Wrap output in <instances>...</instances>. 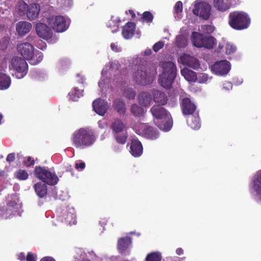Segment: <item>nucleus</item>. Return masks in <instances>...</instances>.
<instances>
[{
	"label": "nucleus",
	"instance_id": "ddd939ff",
	"mask_svg": "<svg viewBox=\"0 0 261 261\" xmlns=\"http://www.w3.org/2000/svg\"><path fill=\"white\" fill-rule=\"evenodd\" d=\"M211 6L204 2H195L194 4L193 13L199 17L207 20L211 14Z\"/></svg>",
	"mask_w": 261,
	"mask_h": 261
},
{
	"label": "nucleus",
	"instance_id": "393cba45",
	"mask_svg": "<svg viewBox=\"0 0 261 261\" xmlns=\"http://www.w3.org/2000/svg\"><path fill=\"white\" fill-rule=\"evenodd\" d=\"M136 25L134 22H127L122 28V35L125 39L131 38L134 34Z\"/></svg>",
	"mask_w": 261,
	"mask_h": 261
},
{
	"label": "nucleus",
	"instance_id": "c756f323",
	"mask_svg": "<svg viewBox=\"0 0 261 261\" xmlns=\"http://www.w3.org/2000/svg\"><path fill=\"white\" fill-rule=\"evenodd\" d=\"M138 100L141 106L146 107L150 104L152 98L149 93L144 92L139 95Z\"/></svg>",
	"mask_w": 261,
	"mask_h": 261
},
{
	"label": "nucleus",
	"instance_id": "774afa93",
	"mask_svg": "<svg viewBox=\"0 0 261 261\" xmlns=\"http://www.w3.org/2000/svg\"><path fill=\"white\" fill-rule=\"evenodd\" d=\"M151 53V50L150 49H146L144 52V54L146 56H148Z\"/></svg>",
	"mask_w": 261,
	"mask_h": 261
},
{
	"label": "nucleus",
	"instance_id": "338daca9",
	"mask_svg": "<svg viewBox=\"0 0 261 261\" xmlns=\"http://www.w3.org/2000/svg\"><path fill=\"white\" fill-rule=\"evenodd\" d=\"M176 253L178 255H181L182 254L184 253V250L181 248H178L176 250Z\"/></svg>",
	"mask_w": 261,
	"mask_h": 261
},
{
	"label": "nucleus",
	"instance_id": "72a5a7b5",
	"mask_svg": "<svg viewBox=\"0 0 261 261\" xmlns=\"http://www.w3.org/2000/svg\"><path fill=\"white\" fill-rule=\"evenodd\" d=\"M34 188L37 195L40 198L44 197L47 193V186L45 184L37 182Z\"/></svg>",
	"mask_w": 261,
	"mask_h": 261
},
{
	"label": "nucleus",
	"instance_id": "f257e3e1",
	"mask_svg": "<svg viewBox=\"0 0 261 261\" xmlns=\"http://www.w3.org/2000/svg\"><path fill=\"white\" fill-rule=\"evenodd\" d=\"M7 205L0 206V220L10 219L16 215L20 216L22 212V203L17 194L8 196Z\"/></svg>",
	"mask_w": 261,
	"mask_h": 261
},
{
	"label": "nucleus",
	"instance_id": "9b49d317",
	"mask_svg": "<svg viewBox=\"0 0 261 261\" xmlns=\"http://www.w3.org/2000/svg\"><path fill=\"white\" fill-rule=\"evenodd\" d=\"M193 44L197 47L212 48L215 43V39L211 36L203 37L201 34L193 32L192 35Z\"/></svg>",
	"mask_w": 261,
	"mask_h": 261
},
{
	"label": "nucleus",
	"instance_id": "b1692460",
	"mask_svg": "<svg viewBox=\"0 0 261 261\" xmlns=\"http://www.w3.org/2000/svg\"><path fill=\"white\" fill-rule=\"evenodd\" d=\"M196 109L195 105L188 98H185L182 101V110L184 115H191Z\"/></svg>",
	"mask_w": 261,
	"mask_h": 261
},
{
	"label": "nucleus",
	"instance_id": "6e6d98bb",
	"mask_svg": "<svg viewBox=\"0 0 261 261\" xmlns=\"http://www.w3.org/2000/svg\"><path fill=\"white\" fill-rule=\"evenodd\" d=\"M75 167L77 170H82L85 167V164L82 161H78L75 163Z\"/></svg>",
	"mask_w": 261,
	"mask_h": 261
},
{
	"label": "nucleus",
	"instance_id": "c85d7f7f",
	"mask_svg": "<svg viewBox=\"0 0 261 261\" xmlns=\"http://www.w3.org/2000/svg\"><path fill=\"white\" fill-rule=\"evenodd\" d=\"M131 243L130 238L128 237L120 238L118 241V249L120 252H123L129 247Z\"/></svg>",
	"mask_w": 261,
	"mask_h": 261
},
{
	"label": "nucleus",
	"instance_id": "69168bd1",
	"mask_svg": "<svg viewBox=\"0 0 261 261\" xmlns=\"http://www.w3.org/2000/svg\"><path fill=\"white\" fill-rule=\"evenodd\" d=\"M46 46V44L44 42H42V41H41L40 43L37 45V47L42 50L45 48Z\"/></svg>",
	"mask_w": 261,
	"mask_h": 261
},
{
	"label": "nucleus",
	"instance_id": "3c124183",
	"mask_svg": "<svg viewBox=\"0 0 261 261\" xmlns=\"http://www.w3.org/2000/svg\"><path fill=\"white\" fill-rule=\"evenodd\" d=\"M125 96L128 99H133L136 96V93L131 89H128L124 92Z\"/></svg>",
	"mask_w": 261,
	"mask_h": 261
},
{
	"label": "nucleus",
	"instance_id": "a878e982",
	"mask_svg": "<svg viewBox=\"0 0 261 261\" xmlns=\"http://www.w3.org/2000/svg\"><path fill=\"white\" fill-rule=\"evenodd\" d=\"M27 16L29 19L34 20L37 18L40 12V6L33 3L28 6Z\"/></svg>",
	"mask_w": 261,
	"mask_h": 261
},
{
	"label": "nucleus",
	"instance_id": "7c9ffc66",
	"mask_svg": "<svg viewBox=\"0 0 261 261\" xmlns=\"http://www.w3.org/2000/svg\"><path fill=\"white\" fill-rule=\"evenodd\" d=\"M181 74L188 82H195L197 80L196 73L188 68H185L181 70Z\"/></svg>",
	"mask_w": 261,
	"mask_h": 261
},
{
	"label": "nucleus",
	"instance_id": "c9c22d12",
	"mask_svg": "<svg viewBox=\"0 0 261 261\" xmlns=\"http://www.w3.org/2000/svg\"><path fill=\"white\" fill-rule=\"evenodd\" d=\"M42 59V53L37 50H34V53L31 55V57L27 59V60L29 61L31 64L35 65L40 63Z\"/></svg>",
	"mask_w": 261,
	"mask_h": 261
},
{
	"label": "nucleus",
	"instance_id": "052dcab7",
	"mask_svg": "<svg viewBox=\"0 0 261 261\" xmlns=\"http://www.w3.org/2000/svg\"><path fill=\"white\" fill-rule=\"evenodd\" d=\"M76 78H77L76 80L79 83H80L81 84H84V82L85 81V79H84V77L83 75H81L80 73H78L76 74Z\"/></svg>",
	"mask_w": 261,
	"mask_h": 261
},
{
	"label": "nucleus",
	"instance_id": "4be33fe9",
	"mask_svg": "<svg viewBox=\"0 0 261 261\" xmlns=\"http://www.w3.org/2000/svg\"><path fill=\"white\" fill-rule=\"evenodd\" d=\"M187 32L185 29H181L179 34L176 37L175 44L178 47H184L187 45Z\"/></svg>",
	"mask_w": 261,
	"mask_h": 261
},
{
	"label": "nucleus",
	"instance_id": "58836bf2",
	"mask_svg": "<svg viewBox=\"0 0 261 261\" xmlns=\"http://www.w3.org/2000/svg\"><path fill=\"white\" fill-rule=\"evenodd\" d=\"M113 107L120 115L124 114L125 113L126 109L124 103L119 99H117L114 101Z\"/></svg>",
	"mask_w": 261,
	"mask_h": 261
},
{
	"label": "nucleus",
	"instance_id": "39448f33",
	"mask_svg": "<svg viewBox=\"0 0 261 261\" xmlns=\"http://www.w3.org/2000/svg\"><path fill=\"white\" fill-rule=\"evenodd\" d=\"M134 70V80L138 84L142 85L150 82L152 79V76L156 73L154 69H151L144 63L135 66Z\"/></svg>",
	"mask_w": 261,
	"mask_h": 261
},
{
	"label": "nucleus",
	"instance_id": "f3484780",
	"mask_svg": "<svg viewBox=\"0 0 261 261\" xmlns=\"http://www.w3.org/2000/svg\"><path fill=\"white\" fill-rule=\"evenodd\" d=\"M178 62L187 65L194 69H197L200 66L199 62L197 59L186 54L181 55L178 59Z\"/></svg>",
	"mask_w": 261,
	"mask_h": 261
},
{
	"label": "nucleus",
	"instance_id": "864d4df0",
	"mask_svg": "<svg viewBox=\"0 0 261 261\" xmlns=\"http://www.w3.org/2000/svg\"><path fill=\"white\" fill-rule=\"evenodd\" d=\"M37 255L35 253L29 252L26 257L27 261H36Z\"/></svg>",
	"mask_w": 261,
	"mask_h": 261
},
{
	"label": "nucleus",
	"instance_id": "2eb2a0df",
	"mask_svg": "<svg viewBox=\"0 0 261 261\" xmlns=\"http://www.w3.org/2000/svg\"><path fill=\"white\" fill-rule=\"evenodd\" d=\"M231 69V65L227 60H221L215 62L211 67V71L219 76L227 75Z\"/></svg>",
	"mask_w": 261,
	"mask_h": 261
},
{
	"label": "nucleus",
	"instance_id": "13d9d810",
	"mask_svg": "<svg viewBox=\"0 0 261 261\" xmlns=\"http://www.w3.org/2000/svg\"><path fill=\"white\" fill-rule=\"evenodd\" d=\"M232 88V85L230 82H226L223 84V89L226 91H228V90L231 89Z\"/></svg>",
	"mask_w": 261,
	"mask_h": 261
},
{
	"label": "nucleus",
	"instance_id": "4d7b16f0",
	"mask_svg": "<svg viewBox=\"0 0 261 261\" xmlns=\"http://www.w3.org/2000/svg\"><path fill=\"white\" fill-rule=\"evenodd\" d=\"M164 46V43L162 41H159L156 43L153 46V49L155 52H157L160 49H161Z\"/></svg>",
	"mask_w": 261,
	"mask_h": 261
},
{
	"label": "nucleus",
	"instance_id": "5701e85b",
	"mask_svg": "<svg viewBox=\"0 0 261 261\" xmlns=\"http://www.w3.org/2000/svg\"><path fill=\"white\" fill-rule=\"evenodd\" d=\"M130 152L134 157H139L143 153V147L138 140H133L130 146Z\"/></svg>",
	"mask_w": 261,
	"mask_h": 261
},
{
	"label": "nucleus",
	"instance_id": "4c0bfd02",
	"mask_svg": "<svg viewBox=\"0 0 261 261\" xmlns=\"http://www.w3.org/2000/svg\"><path fill=\"white\" fill-rule=\"evenodd\" d=\"M120 22V19L119 17L113 16L108 23V27L112 29V32L115 33L118 30Z\"/></svg>",
	"mask_w": 261,
	"mask_h": 261
},
{
	"label": "nucleus",
	"instance_id": "a211bd4d",
	"mask_svg": "<svg viewBox=\"0 0 261 261\" xmlns=\"http://www.w3.org/2000/svg\"><path fill=\"white\" fill-rule=\"evenodd\" d=\"M36 30L37 35L40 37L46 40H49L51 39L53 33L50 29L46 24L43 23H37Z\"/></svg>",
	"mask_w": 261,
	"mask_h": 261
},
{
	"label": "nucleus",
	"instance_id": "f8f14e48",
	"mask_svg": "<svg viewBox=\"0 0 261 261\" xmlns=\"http://www.w3.org/2000/svg\"><path fill=\"white\" fill-rule=\"evenodd\" d=\"M134 130L138 135L150 140H155L159 136L158 131L147 124H137L134 127Z\"/></svg>",
	"mask_w": 261,
	"mask_h": 261
},
{
	"label": "nucleus",
	"instance_id": "a18cd8bd",
	"mask_svg": "<svg viewBox=\"0 0 261 261\" xmlns=\"http://www.w3.org/2000/svg\"><path fill=\"white\" fill-rule=\"evenodd\" d=\"M14 176L19 180H25L28 178V172L23 170H19L15 172Z\"/></svg>",
	"mask_w": 261,
	"mask_h": 261
},
{
	"label": "nucleus",
	"instance_id": "aec40b11",
	"mask_svg": "<svg viewBox=\"0 0 261 261\" xmlns=\"http://www.w3.org/2000/svg\"><path fill=\"white\" fill-rule=\"evenodd\" d=\"M109 108L107 102L100 98L97 99L93 102V109L98 115L103 116Z\"/></svg>",
	"mask_w": 261,
	"mask_h": 261
},
{
	"label": "nucleus",
	"instance_id": "c03bdc74",
	"mask_svg": "<svg viewBox=\"0 0 261 261\" xmlns=\"http://www.w3.org/2000/svg\"><path fill=\"white\" fill-rule=\"evenodd\" d=\"M121 133V134H119V133H115V137L118 143L124 144L126 142L127 138V134L126 132Z\"/></svg>",
	"mask_w": 261,
	"mask_h": 261
},
{
	"label": "nucleus",
	"instance_id": "37998d69",
	"mask_svg": "<svg viewBox=\"0 0 261 261\" xmlns=\"http://www.w3.org/2000/svg\"><path fill=\"white\" fill-rule=\"evenodd\" d=\"M131 112L135 116L138 117L142 116L144 114L143 109L136 104L132 106Z\"/></svg>",
	"mask_w": 261,
	"mask_h": 261
},
{
	"label": "nucleus",
	"instance_id": "680f3d73",
	"mask_svg": "<svg viewBox=\"0 0 261 261\" xmlns=\"http://www.w3.org/2000/svg\"><path fill=\"white\" fill-rule=\"evenodd\" d=\"M15 154L14 153H10L8 155L6 160L9 162H13L15 159Z\"/></svg>",
	"mask_w": 261,
	"mask_h": 261
},
{
	"label": "nucleus",
	"instance_id": "5fc2aeb1",
	"mask_svg": "<svg viewBox=\"0 0 261 261\" xmlns=\"http://www.w3.org/2000/svg\"><path fill=\"white\" fill-rule=\"evenodd\" d=\"M111 49L116 53L120 52L122 50L121 47L117 43H112L110 45Z\"/></svg>",
	"mask_w": 261,
	"mask_h": 261
},
{
	"label": "nucleus",
	"instance_id": "0eeeda50",
	"mask_svg": "<svg viewBox=\"0 0 261 261\" xmlns=\"http://www.w3.org/2000/svg\"><path fill=\"white\" fill-rule=\"evenodd\" d=\"M9 68L12 75L18 79L23 78L28 71L27 62L18 57H15L11 59Z\"/></svg>",
	"mask_w": 261,
	"mask_h": 261
},
{
	"label": "nucleus",
	"instance_id": "423d86ee",
	"mask_svg": "<svg viewBox=\"0 0 261 261\" xmlns=\"http://www.w3.org/2000/svg\"><path fill=\"white\" fill-rule=\"evenodd\" d=\"M228 23L234 29L243 30L248 28L250 19L246 13L236 11L229 14Z\"/></svg>",
	"mask_w": 261,
	"mask_h": 261
},
{
	"label": "nucleus",
	"instance_id": "cd10ccee",
	"mask_svg": "<svg viewBox=\"0 0 261 261\" xmlns=\"http://www.w3.org/2000/svg\"><path fill=\"white\" fill-rule=\"evenodd\" d=\"M152 94L155 102L161 105H164L167 103V98L164 93L159 90H153Z\"/></svg>",
	"mask_w": 261,
	"mask_h": 261
},
{
	"label": "nucleus",
	"instance_id": "1a4fd4ad",
	"mask_svg": "<svg viewBox=\"0 0 261 261\" xmlns=\"http://www.w3.org/2000/svg\"><path fill=\"white\" fill-rule=\"evenodd\" d=\"M118 63L117 61L110 62L101 71V77L98 82V86L103 89L109 86L110 78L112 75L115 76V73L118 70Z\"/></svg>",
	"mask_w": 261,
	"mask_h": 261
},
{
	"label": "nucleus",
	"instance_id": "6ab92c4d",
	"mask_svg": "<svg viewBox=\"0 0 261 261\" xmlns=\"http://www.w3.org/2000/svg\"><path fill=\"white\" fill-rule=\"evenodd\" d=\"M17 50L21 55L27 59L31 57V55L34 53V48L30 43L24 42L18 45Z\"/></svg>",
	"mask_w": 261,
	"mask_h": 261
},
{
	"label": "nucleus",
	"instance_id": "7ed1b4c3",
	"mask_svg": "<svg viewBox=\"0 0 261 261\" xmlns=\"http://www.w3.org/2000/svg\"><path fill=\"white\" fill-rule=\"evenodd\" d=\"M150 112L154 118L161 120L159 127L164 132H168L172 126V120L170 114L163 107L154 106Z\"/></svg>",
	"mask_w": 261,
	"mask_h": 261
},
{
	"label": "nucleus",
	"instance_id": "8fccbe9b",
	"mask_svg": "<svg viewBox=\"0 0 261 261\" xmlns=\"http://www.w3.org/2000/svg\"><path fill=\"white\" fill-rule=\"evenodd\" d=\"M199 83H205L208 80V75L206 73H201L198 77L197 76V80Z\"/></svg>",
	"mask_w": 261,
	"mask_h": 261
},
{
	"label": "nucleus",
	"instance_id": "79ce46f5",
	"mask_svg": "<svg viewBox=\"0 0 261 261\" xmlns=\"http://www.w3.org/2000/svg\"><path fill=\"white\" fill-rule=\"evenodd\" d=\"M162 255L160 252H152L147 255L145 261H161Z\"/></svg>",
	"mask_w": 261,
	"mask_h": 261
},
{
	"label": "nucleus",
	"instance_id": "e433bc0d",
	"mask_svg": "<svg viewBox=\"0 0 261 261\" xmlns=\"http://www.w3.org/2000/svg\"><path fill=\"white\" fill-rule=\"evenodd\" d=\"M83 90H80L77 87H75L72 90L68 93V97L69 100L72 101H76L79 98L83 96Z\"/></svg>",
	"mask_w": 261,
	"mask_h": 261
},
{
	"label": "nucleus",
	"instance_id": "bb28decb",
	"mask_svg": "<svg viewBox=\"0 0 261 261\" xmlns=\"http://www.w3.org/2000/svg\"><path fill=\"white\" fill-rule=\"evenodd\" d=\"M28 6L24 1H20L16 4L14 14L18 16H24L27 14Z\"/></svg>",
	"mask_w": 261,
	"mask_h": 261
},
{
	"label": "nucleus",
	"instance_id": "2f4dec72",
	"mask_svg": "<svg viewBox=\"0 0 261 261\" xmlns=\"http://www.w3.org/2000/svg\"><path fill=\"white\" fill-rule=\"evenodd\" d=\"M112 128L115 134L126 132V125L120 119H116L112 124Z\"/></svg>",
	"mask_w": 261,
	"mask_h": 261
},
{
	"label": "nucleus",
	"instance_id": "bf43d9fd",
	"mask_svg": "<svg viewBox=\"0 0 261 261\" xmlns=\"http://www.w3.org/2000/svg\"><path fill=\"white\" fill-rule=\"evenodd\" d=\"M25 166L29 167L34 164V161L31 157L29 156L27 158V161L24 162Z\"/></svg>",
	"mask_w": 261,
	"mask_h": 261
},
{
	"label": "nucleus",
	"instance_id": "a19ab883",
	"mask_svg": "<svg viewBox=\"0 0 261 261\" xmlns=\"http://www.w3.org/2000/svg\"><path fill=\"white\" fill-rule=\"evenodd\" d=\"M182 3L180 1L176 3L174 7V17L176 19H180L182 17Z\"/></svg>",
	"mask_w": 261,
	"mask_h": 261
},
{
	"label": "nucleus",
	"instance_id": "6e6552de",
	"mask_svg": "<svg viewBox=\"0 0 261 261\" xmlns=\"http://www.w3.org/2000/svg\"><path fill=\"white\" fill-rule=\"evenodd\" d=\"M34 174L38 179L49 185H55L59 180V178L55 172L46 167H36Z\"/></svg>",
	"mask_w": 261,
	"mask_h": 261
},
{
	"label": "nucleus",
	"instance_id": "9d476101",
	"mask_svg": "<svg viewBox=\"0 0 261 261\" xmlns=\"http://www.w3.org/2000/svg\"><path fill=\"white\" fill-rule=\"evenodd\" d=\"M47 22L54 31L62 33L67 30L70 20L69 18L62 15H52L48 18Z\"/></svg>",
	"mask_w": 261,
	"mask_h": 261
},
{
	"label": "nucleus",
	"instance_id": "473e14b6",
	"mask_svg": "<svg viewBox=\"0 0 261 261\" xmlns=\"http://www.w3.org/2000/svg\"><path fill=\"white\" fill-rule=\"evenodd\" d=\"M11 85L10 77L6 74L0 72V90L7 89Z\"/></svg>",
	"mask_w": 261,
	"mask_h": 261
},
{
	"label": "nucleus",
	"instance_id": "603ef678",
	"mask_svg": "<svg viewBox=\"0 0 261 261\" xmlns=\"http://www.w3.org/2000/svg\"><path fill=\"white\" fill-rule=\"evenodd\" d=\"M143 18L147 22H150L152 20L153 16L150 12L146 11L143 14Z\"/></svg>",
	"mask_w": 261,
	"mask_h": 261
},
{
	"label": "nucleus",
	"instance_id": "e2e57ef3",
	"mask_svg": "<svg viewBox=\"0 0 261 261\" xmlns=\"http://www.w3.org/2000/svg\"><path fill=\"white\" fill-rule=\"evenodd\" d=\"M18 259L20 261H25V255L24 253L21 252L17 255Z\"/></svg>",
	"mask_w": 261,
	"mask_h": 261
},
{
	"label": "nucleus",
	"instance_id": "0e129e2a",
	"mask_svg": "<svg viewBox=\"0 0 261 261\" xmlns=\"http://www.w3.org/2000/svg\"><path fill=\"white\" fill-rule=\"evenodd\" d=\"M40 261H56L54 258L49 256L43 257Z\"/></svg>",
	"mask_w": 261,
	"mask_h": 261
},
{
	"label": "nucleus",
	"instance_id": "f03ea898",
	"mask_svg": "<svg viewBox=\"0 0 261 261\" xmlns=\"http://www.w3.org/2000/svg\"><path fill=\"white\" fill-rule=\"evenodd\" d=\"M95 138L92 132L87 128H80L73 134L72 141L78 148H84L93 144Z\"/></svg>",
	"mask_w": 261,
	"mask_h": 261
},
{
	"label": "nucleus",
	"instance_id": "49530a36",
	"mask_svg": "<svg viewBox=\"0 0 261 261\" xmlns=\"http://www.w3.org/2000/svg\"><path fill=\"white\" fill-rule=\"evenodd\" d=\"M226 54L230 55L233 54L237 50V47L231 42H226L225 43Z\"/></svg>",
	"mask_w": 261,
	"mask_h": 261
},
{
	"label": "nucleus",
	"instance_id": "de8ad7c7",
	"mask_svg": "<svg viewBox=\"0 0 261 261\" xmlns=\"http://www.w3.org/2000/svg\"><path fill=\"white\" fill-rule=\"evenodd\" d=\"M58 5L64 8H70L73 5V0H58Z\"/></svg>",
	"mask_w": 261,
	"mask_h": 261
},
{
	"label": "nucleus",
	"instance_id": "20e7f679",
	"mask_svg": "<svg viewBox=\"0 0 261 261\" xmlns=\"http://www.w3.org/2000/svg\"><path fill=\"white\" fill-rule=\"evenodd\" d=\"M162 68L163 72L160 75L159 83L162 87L170 88L176 76L175 64L172 62H164L162 64Z\"/></svg>",
	"mask_w": 261,
	"mask_h": 261
},
{
	"label": "nucleus",
	"instance_id": "dca6fc26",
	"mask_svg": "<svg viewBox=\"0 0 261 261\" xmlns=\"http://www.w3.org/2000/svg\"><path fill=\"white\" fill-rule=\"evenodd\" d=\"M58 218L62 222L69 225L76 223L75 210L73 208H65L59 212Z\"/></svg>",
	"mask_w": 261,
	"mask_h": 261
},
{
	"label": "nucleus",
	"instance_id": "f704fd0d",
	"mask_svg": "<svg viewBox=\"0 0 261 261\" xmlns=\"http://www.w3.org/2000/svg\"><path fill=\"white\" fill-rule=\"evenodd\" d=\"M187 123L193 129H198L200 127V122L198 115H190L187 119Z\"/></svg>",
	"mask_w": 261,
	"mask_h": 261
},
{
	"label": "nucleus",
	"instance_id": "ea45409f",
	"mask_svg": "<svg viewBox=\"0 0 261 261\" xmlns=\"http://www.w3.org/2000/svg\"><path fill=\"white\" fill-rule=\"evenodd\" d=\"M214 7L221 12L225 11L229 8L227 4L223 0H214Z\"/></svg>",
	"mask_w": 261,
	"mask_h": 261
},
{
	"label": "nucleus",
	"instance_id": "412c9836",
	"mask_svg": "<svg viewBox=\"0 0 261 261\" xmlns=\"http://www.w3.org/2000/svg\"><path fill=\"white\" fill-rule=\"evenodd\" d=\"M31 23L27 21H19L16 25V30L19 36H24L32 29Z\"/></svg>",
	"mask_w": 261,
	"mask_h": 261
},
{
	"label": "nucleus",
	"instance_id": "09e8293b",
	"mask_svg": "<svg viewBox=\"0 0 261 261\" xmlns=\"http://www.w3.org/2000/svg\"><path fill=\"white\" fill-rule=\"evenodd\" d=\"M214 27L211 25H204L201 26V31L203 33L211 34L214 32Z\"/></svg>",
	"mask_w": 261,
	"mask_h": 261
},
{
	"label": "nucleus",
	"instance_id": "4468645a",
	"mask_svg": "<svg viewBox=\"0 0 261 261\" xmlns=\"http://www.w3.org/2000/svg\"><path fill=\"white\" fill-rule=\"evenodd\" d=\"M250 190L255 200L261 204V170L254 175Z\"/></svg>",
	"mask_w": 261,
	"mask_h": 261
}]
</instances>
